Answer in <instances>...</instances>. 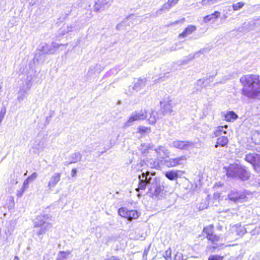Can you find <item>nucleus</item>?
<instances>
[{
  "label": "nucleus",
  "mask_w": 260,
  "mask_h": 260,
  "mask_svg": "<svg viewBox=\"0 0 260 260\" xmlns=\"http://www.w3.org/2000/svg\"><path fill=\"white\" fill-rule=\"evenodd\" d=\"M62 44H59L57 43H52V45L50 46L51 47L50 49H52V51L54 52V50L58 49Z\"/></svg>",
  "instance_id": "obj_44"
},
{
  "label": "nucleus",
  "mask_w": 260,
  "mask_h": 260,
  "mask_svg": "<svg viewBox=\"0 0 260 260\" xmlns=\"http://www.w3.org/2000/svg\"><path fill=\"white\" fill-rule=\"evenodd\" d=\"M71 253V252L69 250L59 251L57 254L56 260H66L69 257V255Z\"/></svg>",
  "instance_id": "obj_25"
},
{
  "label": "nucleus",
  "mask_w": 260,
  "mask_h": 260,
  "mask_svg": "<svg viewBox=\"0 0 260 260\" xmlns=\"http://www.w3.org/2000/svg\"><path fill=\"white\" fill-rule=\"evenodd\" d=\"M118 214L120 216L127 218L128 220L137 219L139 216L137 211L128 210L125 208H120L118 210Z\"/></svg>",
  "instance_id": "obj_6"
},
{
  "label": "nucleus",
  "mask_w": 260,
  "mask_h": 260,
  "mask_svg": "<svg viewBox=\"0 0 260 260\" xmlns=\"http://www.w3.org/2000/svg\"><path fill=\"white\" fill-rule=\"evenodd\" d=\"M251 197L252 194L248 191L238 192L236 190H231L228 194L229 199L235 203L245 202Z\"/></svg>",
  "instance_id": "obj_3"
},
{
  "label": "nucleus",
  "mask_w": 260,
  "mask_h": 260,
  "mask_svg": "<svg viewBox=\"0 0 260 260\" xmlns=\"http://www.w3.org/2000/svg\"><path fill=\"white\" fill-rule=\"evenodd\" d=\"M26 189V187H22L20 190H18L17 192V196L19 198L21 197L23 195Z\"/></svg>",
  "instance_id": "obj_43"
},
{
  "label": "nucleus",
  "mask_w": 260,
  "mask_h": 260,
  "mask_svg": "<svg viewBox=\"0 0 260 260\" xmlns=\"http://www.w3.org/2000/svg\"><path fill=\"white\" fill-rule=\"evenodd\" d=\"M38 177V174L34 172L30 176H29L27 178L31 181L35 179H36Z\"/></svg>",
  "instance_id": "obj_45"
},
{
  "label": "nucleus",
  "mask_w": 260,
  "mask_h": 260,
  "mask_svg": "<svg viewBox=\"0 0 260 260\" xmlns=\"http://www.w3.org/2000/svg\"><path fill=\"white\" fill-rule=\"evenodd\" d=\"M213 226L208 225L204 229V232L206 234V236H211L213 234Z\"/></svg>",
  "instance_id": "obj_37"
},
{
  "label": "nucleus",
  "mask_w": 260,
  "mask_h": 260,
  "mask_svg": "<svg viewBox=\"0 0 260 260\" xmlns=\"http://www.w3.org/2000/svg\"><path fill=\"white\" fill-rule=\"evenodd\" d=\"M223 257L218 255H211L208 260H223Z\"/></svg>",
  "instance_id": "obj_42"
},
{
  "label": "nucleus",
  "mask_w": 260,
  "mask_h": 260,
  "mask_svg": "<svg viewBox=\"0 0 260 260\" xmlns=\"http://www.w3.org/2000/svg\"><path fill=\"white\" fill-rule=\"evenodd\" d=\"M220 197L219 193H215L214 194V198L215 199H218Z\"/></svg>",
  "instance_id": "obj_50"
},
{
  "label": "nucleus",
  "mask_w": 260,
  "mask_h": 260,
  "mask_svg": "<svg viewBox=\"0 0 260 260\" xmlns=\"http://www.w3.org/2000/svg\"><path fill=\"white\" fill-rule=\"evenodd\" d=\"M184 172L181 170H170L165 173V176L170 180H176L180 177Z\"/></svg>",
  "instance_id": "obj_13"
},
{
  "label": "nucleus",
  "mask_w": 260,
  "mask_h": 260,
  "mask_svg": "<svg viewBox=\"0 0 260 260\" xmlns=\"http://www.w3.org/2000/svg\"><path fill=\"white\" fill-rule=\"evenodd\" d=\"M29 181H30L28 178H27L26 180H25L23 182V185L22 187H26V188H27Z\"/></svg>",
  "instance_id": "obj_48"
},
{
  "label": "nucleus",
  "mask_w": 260,
  "mask_h": 260,
  "mask_svg": "<svg viewBox=\"0 0 260 260\" xmlns=\"http://www.w3.org/2000/svg\"><path fill=\"white\" fill-rule=\"evenodd\" d=\"M233 245H234V244H232V245L229 244V245H226V246H233Z\"/></svg>",
  "instance_id": "obj_56"
},
{
  "label": "nucleus",
  "mask_w": 260,
  "mask_h": 260,
  "mask_svg": "<svg viewBox=\"0 0 260 260\" xmlns=\"http://www.w3.org/2000/svg\"><path fill=\"white\" fill-rule=\"evenodd\" d=\"M186 258H184V256L182 253L177 252L175 254L174 260H186Z\"/></svg>",
  "instance_id": "obj_41"
},
{
  "label": "nucleus",
  "mask_w": 260,
  "mask_h": 260,
  "mask_svg": "<svg viewBox=\"0 0 260 260\" xmlns=\"http://www.w3.org/2000/svg\"><path fill=\"white\" fill-rule=\"evenodd\" d=\"M152 146L150 144H142L140 146V150L143 153H146L149 149H151Z\"/></svg>",
  "instance_id": "obj_29"
},
{
  "label": "nucleus",
  "mask_w": 260,
  "mask_h": 260,
  "mask_svg": "<svg viewBox=\"0 0 260 260\" xmlns=\"http://www.w3.org/2000/svg\"><path fill=\"white\" fill-rule=\"evenodd\" d=\"M49 219L47 215H39L35 219L34 221L35 227H41V229L38 233V235L45 234L46 232L51 228L52 225L46 221Z\"/></svg>",
  "instance_id": "obj_4"
},
{
  "label": "nucleus",
  "mask_w": 260,
  "mask_h": 260,
  "mask_svg": "<svg viewBox=\"0 0 260 260\" xmlns=\"http://www.w3.org/2000/svg\"><path fill=\"white\" fill-rule=\"evenodd\" d=\"M254 136H260V130L259 131H257V132H255V134H254Z\"/></svg>",
  "instance_id": "obj_52"
},
{
  "label": "nucleus",
  "mask_w": 260,
  "mask_h": 260,
  "mask_svg": "<svg viewBox=\"0 0 260 260\" xmlns=\"http://www.w3.org/2000/svg\"><path fill=\"white\" fill-rule=\"evenodd\" d=\"M45 147V141L43 139H42V149H43Z\"/></svg>",
  "instance_id": "obj_53"
},
{
  "label": "nucleus",
  "mask_w": 260,
  "mask_h": 260,
  "mask_svg": "<svg viewBox=\"0 0 260 260\" xmlns=\"http://www.w3.org/2000/svg\"><path fill=\"white\" fill-rule=\"evenodd\" d=\"M173 5L168 1V2L163 5L160 11L168 10L171 8Z\"/></svg>",
  "instance_id": "obj_40"
},
{
  "label": "nucleus",
  "mask_w": 260,
  "mask_h": 260,
  "mask_svg": "<svg viewBox=\"0 0 260 260\" xmlns=\"http://www.w3.org/2000/svg\"><path fill=\"white\" fill-rule=\"evenodd\" d=\"M28 90H29V88H21L19 89L18 93V95L17 98V100L19 102H21L22 101H23L24 100Z\"/></svg>",
  "instance_id": "obj_23"
},
{
  "label": "nucleus",
  "mask_w": 260,
  "mask_h": 260,
  "mask_svg": "<svg viewBox=\"0 0 260 260\" xmlns=\"http://www.w3.org/2000/svg\"><path fill=\"white\" fill-rule=\"evenodd\" d=\"M71 161L70 163H75L80 160L81 158V154L80 153H75L71 156Z\"/></svg>",
  "instance_id": "obj_30"
},
{
  "label": "nucleus",
  "mask_w": 260,
  "mask_h": 260,
  "mask_svg": "<svg viewBox=\"0 0 260 260\" xmlns=\"http://www.w3.org/2000/svg\"><path fill=\"white\" fill-rule=\"evenodd\" d=\"M171 254L172 250L169 248L166 251L164 256L166 260H172Z\"/></svg>",
  "instance_id": "obj_39"
},
{
  "label": "nucleus",
  "mask_w": 260,
  "mask_h": 260,
  "mask_svg": "<svg viewBox=\"0 0 260 260\" xmlns=\"http://www.w3.org/2000/svg\"><path fill=\"white\" fill-rule=\"evenodd\" d=\"M227 175L231 177H239L243 180L249 177V173L245 167L237 163L230 165L227 170Z\"/></svg>",
  "instance_id": "obj_2"
},
{
  "label": "nucleus",
  "mask_w": 260,
  "mask_h": 260,
  "mask_svg": "<svg viewBox=\"0 0 260 260\" xmlns=\"http://www.w3.org/2000/svg\"><path fill=\"white\" fill-rule=\"evenodd\" d=\"M164 164L168 168L175 167L173 158H170L164 160Z\"/></svg>",
  "instance_id": "obj_32"
},
{
  "label": "nucleus",
  "mask_w": 260,
  "mask_h": 260,
  "mask_svg": "<svg viewBox=\"0 0 260 260\" xmlns=\"http://www.w3.org/2000/svg\"><path fill=\"white\" fill-rule=\"evenodd\" d=\"M178 1V0H169V1L171 2L172 4H173V5L176 4L177 3Z\"/></svg>",
  "instance_id": "obj_51"
},
{
  "label": "nucleus",
  "mask_w": 260,
  "mask_h": 260,
  "mask_svg": "<svg viewBox=\"0 0 260 260\" xmlns=\"http://www.w3.org/2000/svg\"><path fill=\"white\" fill-rule=\"evenodd\" d=\"M114 143H115L114 142H113V143L111 142V146H112L113 145H114Z\"/></svg>",
  "instance_id": "obj_55"
},
{
  "label": "nucleus",
  "mask_w": 260,
  "mask_h": 260,
  "mask_svg": "<svg viewBox=\"0 0 260 260\" xmlns=\"http://www.w3.org/2000/svg\"><path fill=\"white\" fill-rule=\"evenodd\" d=\"M156 159L158 161L162 162L164 159L170 156V152L167 147L164 146H159L154 149Z\"/></svg>",
  "instance_id": "obj_7"
},
{
  "label": "nucleus",
  "mask_w": 260,
  "mask_h": 260,
  "mask_svg": "<svg viewBox=\"0 0 260 260\" xmlns=\"http://www.w3.org/2000/svg\"><path fill=\"white\" fill-rule=\"evenodd\" d=\"M111 3L106 0H98L95 2L93 6V10L95 12H100L104 11L106 8L110 7Z\"/></svg>",
  "instance_id": "obj_11"
},
{
  "label": "nucleus",
  "mask_w": 260,
  "mask_h": 260,
  "mask_svg": "<svg viewBox=\"0 0 260 260\" xmlns=\"http://www.w3.org/2000/svg\"><path fill=\"white\" fill-rule=\"evenodd\" d=\"M143 175H145V176H147V178H148V180H147V183H150V180H151V177H149V172H146V173L143 172L142 174V175L141 176H143Z\"/></svg>",
  "instance_id": "obj_46"
},
{
  "label": "nucleus",
  "mask_w": 260,
  "mask_h": 260,
  "mask_svg": "<svg viewBox=\"0 0 260 260\" xmlns=\"http://www.w3.org/2000/svg\"><path fill=\"white\" fill-rule=\"evenodd\" d=\"M151 132V128L149 127H146L144 126H141L138 127L137 132L141 134H147Z\"/></svg>",
  "instance_id": "obj_31"
},
{
  "label": "nucleus",
  "mask_w": 260,
  "mask_h": 260,
  "mask_svg": "<svg viewBox=\"0 0 260 260\" xmlns=\"http://www.w3.org/2000/svg\"><path fill=\"white\" fill-rule=\"evenodd\" d=\"M258 155L259 154H248L246 155L245 159L247 162L251 164L253 166L256 161V157H257Z\"/></svg>",
  "instance_id": "obj_26"
},
{
  "label": "nucleus",
  "mask_w": 260,
  "mask_h": 260,
  "mask_svg": "<svg viewBox=\"0 0 260 260\" xmlns=\"http://www.w3.org/2000/svg\"><path fill=\"white\" fill-rule=\"evenodd\" d=\"M152 198L154 199H160L162 198L165 194L164 186H157L153 192H151Z\"/></svg>",
  "instance_id": "obj_14"
},
{
  "label": "nucleus",
  "mask_w": 260,
  "mask_h": 260,
  "mask_svg": "<svg viewBox=\"0 0 260 260\" xmlns=\"http://www.w3.org/2000/svg\"><path fill=\"white\" fill-rule=\"evenodd\" d=\"M147 117L146 110H141L139 112H133L129 116L128 119L124 123L123 126L124 127H129L133 125L134 122L138 120H144Z\"/></svg>",
  "instance_id": "obj_5"
},
{
  "label": "nucleus",
  "mask_w": 260,
  "mask_h": 260,
  "mask_svg": "<svg viewBox=\"0 0 260 260\" xmlns=\"http://www.w3.org/2000/svg\"><path fill=\"white\" fill-rule=\"evenodd\" d=\"M14 259H16V260H19L18 259V257L17 256H15V258H14Z\"/></svg>",
  "instance_id": "obj_54"
},
{
  "label": "nucleus",
  "mask_w": 260,
  "mask_h": 260,
  "mask_svg": "<svg viewBox=\"0 0 260 260\" xmlns=\"http://www.w3.org/2000/svg\"><path fill=\"white\" fill-rule=\"evenodd\" d=\"M256 161L253 166L254 169L258 172H260V155L256 157Z\"/></svg>",
  "instance_id": "obj_38"
},
{
  "label": "nucleus",
  "mask_w": 260,
  "mask_h": 260,
  "mask_svg": "<svg viewBox=\"0 0 260 260\" xmlns=\"http://www.w3.org/2000/svg\"><path fill=\"white\" fill-rule=\"evenodd\" d=\"M113 260H118L117 258L113 257Z\"/></svg>",
  "instance_id": "obj_57"
},
{
  "label": "nucleus",
  "mask_w": 260,
  "mask_h": 260,
  "mask_svg": "<svg viewBox=\"0 0 260 260\" xmlns=\"http://www.w3.org/2000/svg\"><path fill=\"white\" fill-rule=\"evenodd\" d=\"M206 238L213 243L218 241L220 239L219 236L213 234H212L211 236H206Z\"/></svg>",
  "instance_id": "obj_35"
},
{
  "label": "nucleus",
  "mask_w": 260,
  "mask_h": 260,
  "mask_svg": "<svg viewBox=\"0 0 260 260\" xmlns=\"http://www.w3.org/2000/svg\"><path fill=\"white\" fill-rule=\"evenodd\" d=\"M162 109L165 114L171 113L173 112V108L175 105L173 100L169 97L166 98L161 102Z\"/></svg>",
  "instance_id": "obj_10"
},
{
  "label": "nucleus",
  "mask_w": 260,
  "mask_h": 260,
  "mask_svg": "<svg viewBox=\"0 0 260 260\" xmlns=\"http://www.w3.org/2000/svg\"><path fill=\"white\" fill-rule=\"evenodd\" d=\"M202 204H203V203H201L198 207L199 210H200L206 209L207 207V205L206 204H205V205H202Z\"/></svg>",
  "instance_id": "obj_47"
},
{
  "label": "nucleus",
  "mask_w": 260,
  "mask_h": 260,
  "mask_svg": "<svg viewBox=\"0 0 260 260\" xmlns=\"http://www.w3.org/2000/svg\"><path fill=\"white\" fill-rule=\"evenodd\" d=\"M243 85L242 93L250 99H260V76L256 74L243 76L240 79Z\"/></svg>",
  "instance_id": "obj_1"
},
{
  "label": "nucleus",
  "mask_w": 260,
  "mask_h": 260,
  "mask_svg": "<svg viewBox=\"0 0 260 260\" xmlns=\"http://www.w3.org/2000/svg\"><path fill=\"white\" fill-rule=\"evenodd\" d=\"M139 179L140 180V183L139 184L138 188L137 189V191H139L140 189H144L146 188V186L147 184L148 178L147 176L145 175H143V176H139Z\"/></svg>",
  "instance_id": "obj_17"
},
{
  "label": "nucleus",
  "mask_w": 260,
  "mask_h": 260,
  "mask_svg": "<svg viewBox=\"0 0 260 260\" xmlns=\"http://www.w3.org/2000/svg\"><path fill=\"white\" fill-rule=\"evenodd\" d=\"M224 119L227 121H232L238 118V115L233 111H228L223 114Z\"/></svg>",
  "instance_id": "obj_19"
},
{
  "label": "nucleus",
  "mask_w": 260,
  "mask_h": 260,
  "mask_svg": "<svg viewBox=\"0 0 260 260\" xmlns=\"http://www.w3.org/2000/svg\"><path fill=\"white\" fill-rule=\"evenodd\" d=\"M61 178V173L58 172L54 173L49 178L48 182V187L49 190H52L60 181Z\"/></svg>",
  "instance_id": "obj_12"
},
{
  "label": "nucleus",
  "mask_w": 260,
  "mask_h": 260,
  "mask_svg": "<svg viewBox=\"0 0 260 260\" xmlns=\"http://www.w3.org/2000/svg\"><path fill=\"white\" fill-rule=\"evenodd\" d=\"M220 15V13L219 12L215 11L213 13L205 16L203 18V21L205 23H208L212 20L216 19L219 17Z\"/></svg>",
  "instance_id": "obj_18"
},
{
  "label": "nucleus",
  "mask_w": 260,
  "mask_h": 260,
  "mask_svg": "<svg viewBox=\"0 0 260 260\" xmlns=\"http://www.w3.org/2000/svg\"><path fill=\"white\" fill-rule=\"evenodd\" d=\"M146 86V80L145 79H138L133 85L129 86L128 89L126 91L128 95H131L135 92H138L143 89Z\"/></svg>",
  "instance_id": "obj_8"
},
{
  "label": "nucleus",
  "mask_w": 260,
  "mask_h": 260,
  "mask_svg": "<svg viewBox=\"0 0 260 260\" xmlns=\"http://www.w3.org/2000/svg\"><path fill=\"white\" fill-rule=\"evenodd\" d=\"M77 174V170L76 169H73L72 170V176L73 177H75Z\"/></svg>",
  "instance_id": "obj_49"
},
{
  "label": "nucleus",
  "mask_w": 260,
  "mask_h": 260,
  "mask_svg": "<svg viewBox=\"0 0 260 260\" xmlns=\"http://www.w3.org/2000/svg\"><path fill=\"white\" fill-rule=\"evenodd\" d=\"M218 0H202L201 4L203 6L211 5L217 3Z\"/></svg>",
  "instance_id": "obj_36"
},
{
  "label": "nucleus",
  "mask_w": 260,
  "mask_h": 260,
  "mask_svg": "<svg viewBox=\"0 0 260 260\" xmlns=\"http://www.w3.org/2000/svg\"><path fill=\"white\" fill-rule=\"evenodd\" d=\"M51 47L49 45L45 44L42 47V51L45 53L47 54H53L54 51H52V49H50Z\"/></svg>",
  "instance_id": "obj_33"
},
{
  "label": "nucleus",
  "mask_w": 260,
  "mask_h": 260,
  "mask_svg": "<svg viewBox=\"0 0 260 260\" xmlns=\"http://www.w3.org/2000/svg\"><path fill=\"white\" fill-rule=\"evenodd\" d=\"M146 115H147L146 118H147L149 123L151 124H154L159 118L157 112L151 110L146 111Z\"/></svg>",
  "instance_id": "obj_15"
},
{
  "label": "nucleus",
  "mask_w": 260,
  "mask_h": 260,
  "mask_svg": "<svg viewBox=\"0 0 260 260\" xmlns=\"http://www.w3.org/2000/svg\"><path fill=\"white\" fill-rule=\"evenodd\" d=\"M228 127L227 125H225L224 126H217L215 127L213 132V136L212 137H218L223 133L224 134H226V132L223 129L224 128H226Z\"/></svg>",
  "instance_id": "obj_24"
},
{
  "label": "nucleus",
  "mask_w": 260,
  "mask_h": 260,
  "mask_svg": "<svg viewBox=\"0 0 260 260\" xmlns=\"http://www.w3.org/2000/svg\"><path fill=\"white\" fill-rule=\"evenodd\" d=\"M196 29V27L192 25H188L184 31L179 35V37H185L191 34Z\"/></svg>",
  "instance_id": "obj_20"
},
{
  "label": "nucleus",
  "mask_w": 260,
  "mask_h": 260,
  "mask_svg": "<svg viewBox=\"0 0 260 260\" xmlns=\"http://www.w3.org/2000/svg\"><path fill=\"white\" fill-rule=\"evenodd\" d=\"M245 3L242 2H238L236 4H234L232 5L233 9L234 11H238L241 8H243V7L244 6Z\"/></svg>",
  "instance_id": "obj_34"
},
{
  "label": "nucleus",
  "mask_w": 260,
  "mask_h": 260,
  "mask_svg": "<svg viewBox=\"0 0 260 260\" xmlns=\"http://www.w3.org/2000/svg\"><path fill=\"white\" fill-rule=\"evenodd\" d=\"M172 146L181 150H188L194 147V144L189 141L176 140L173 142Z\"/></svg>",
  "instance_id": "obj_9"
},
{
  "label": "nucleus",
  "mask_w": 260,
  "mask_h": 260,
  "mask_svg": "<svg viewBox=\"0 0 260 260\" xmlns=\"http://www.w3.org/2000/svg\"><path fill=\"white\" fill-rule=\"evenodd\" d=\"M223 18H224V19H226L227 18V16L225 15H224Z\"/></svg>",
  "instance_id": "obj_58"
},
{
  "label": "nucleus",
  "mask_w": 260,
  "mask_h": 260,
  "mask_svg": "<svg viewBox=\"0 0 260 260\" xmlns=\"http://www.w3.org/2000/svg\"><path fill=\"white\" fill-rule=\"evenodd\" d=\"M231 230L236 231V233L234 234L236 235V237L238 238V236H243L245 233V229L241 226V225L236 224L231 226Z\"/></svg>",
  "instance_id": "obj_16"
},
{
  "label": "nucleus",
  "mask_w": 260,
  "mask_h": 260,
  "mask_svg": "<svg viewBox=\"0 0 260 260\" xmlns=\"http://www.w3.org/2000/svg\"><path fill=\"white\" fill-rule=\"evenodd\" d=\"M186 159L187 158L185 155H182L176 158H173L175 167L182 165L183 162L186 161Z\"/></svg>",
  "instance_id": "obj_27"
},
{
  "label": "nucleus",
  "mask_w": 260,
  "mask_h": 260,
  "mask_svg": "<svg viewBox=\"0 0 260 260\" xmlns=\"http://www.w3.org/2000/svg\"><path fill=\"white\" fill-rule=\"evenodd\" d=\"M229 142L228 138L225 136H222L218 138L216 141V144L215 145L216 148H217L219 146L224 147L227 145Z\"/></svg>",
  "instance_id": "obj_21"
},
{
  "label": "nucleus",
  "mask_w": 260,
  "mask_h": 260,
  "mask_svg": "<svg viewBox=\"0 0 260 260\" xmlns=\"http://www.w3.org/2000/svg\"><path fill=\"white\" fill-rule=\"evenodd\" d=\"M73 29V26L71 25H64L59 30L58 35L59 36H63L66 34L71 32Z\"/></svg>",
  "instance_id": "obj_22"
},
{
  "label": "nucleus",
  "mask_w": 260,
  "mask_h": 260,
  "mask_svg": "<svg viewBox=\"0 0 260 260\" xmlns=\"http://www.w3.org/2000/svg\"><path fill=\"white\" fill-rule=\"evenodd\" d=\"M235 233H236V231H232L230 228L229 231L226 233L225 239L227 240L237 239V237L234 235Z\"/></svg>",
  "instance_id": "obj_28"
}]
</instances>
